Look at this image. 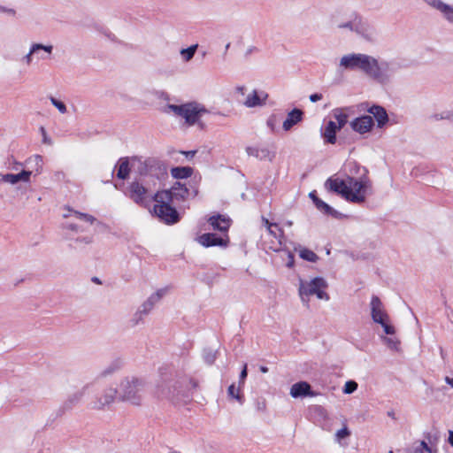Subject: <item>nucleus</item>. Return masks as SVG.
Instances as JSON below:
<instances>
[{"instance_id":"nucleus-1","label":"nucleus","mask_w":453,"mask_h":453,"mask_svg":"<svg viewBox=\"0 0 453 453\" xmlns=\"http://www.w3.org/2000/svg\"><path fill=\"white\" fill-rule=\"evenodd\" d=\"M159 380L156 384L155 395L157 398L179 402L185 396L189 385L196 387V382L186 375L173 372L166 367L159 369Z\"/></svg>"},{"instance_id":"nucleus-2","label":"nucleus","mask_w":453,"mask_h":453,"mask_svg":"<svg viewBox=\"0 0 453 453\" xmlns=\"http://www.w3.org/2000/svg\"><path fill=\"white\" fill-rule=\"evenodd\" d=\"M325 185L331 191L341 195L345 200L354 203H364L372 188V182L365 176L360 179L347 177L345 180L331 177L327 179Z\"/></svg>"},{"instance_id":"nucleus-3","label":"nucleus","mask_w":453,"mask_h":453,"mask_svg":"<svg viewBox=\"0 0 453 453\" xmlns=\"http://www.w3.org/2000/svg\"><path fill=\"white\" fill-rule=\"evenodd\" d=\"M335 26L338 29L355 33L359 38L367 42L374 43L378 40V31L375 27L357 12H351L346 20L336 21Z\"/></svg>"},{"instance_id":"nucleus-4","label":"nucleus","mask_w":453,"mask_h":453,"mask_svg":"<svg viewBox=\"0 0 453 453\" xmlns=\"http://www.w3.org/2000/svg\"><path fill=\"white\" fill-rule=\"evenodd\" d=\"M146 380L136 376H127L122 379L118 387V398L133 405H140L143 399Z\"/></svg>"},{"instance_id":"nucleus-5","label":"nucleus","mask_w":453,"mask_h":453,"mask_svg":"<svg viewBox=\"0 0 453 453\" xmlns=\"http://www.w3.org/2000/svg\"><path fill=\"white\" fill-rule=\"evenodd\" d=\"M154 214L165 224L173 225L180 220V214L171 205V196L166 192H157L154 196Z\"/></svg>"},{"instance_id":"nucleus-6","label":"nucleus","mask_w":453,"mask_h":453,"mask_svg":"<svg viewBox=\"0 0 453 453\" xmlns=\"http://www.w3.org/2000/svg\"><path fill=\"white\" fill-rule=\"evenodd\" d=\"M369 77L381 85L388 84L393 76L399 71L401 65L395 60H381L372 57Z\"/></svg>"},{"instance_id":"nucleus-7","label":"nucleus","mask_w":453,"mask_h":453,"mask_svg":"<svg viewBox=\"0 0 453 453\" xmlns=\"http://www.w3.org/2000/svg\"><path fill=\"white\" fill-rule=\"evenodd\" d=\"M327 288L326 280L322 277H315L311 280H299V296L303 303H308L311 296H316L320 300H329L325 291Z\"/></svg>"},{"instance_id":"nucleus-8","label":"nucleus","mask_w":453,"mask_h":453,"mask_svg":"<svg viewBox=\"0 0 453 453\" xmlns=\"http://www.w3.org/2000/svg\"><path fill=\"white\" fill-rule=\"evenodd\" d=\"M167 109L174 115L181 117L188 126L199 123V119L207 110L197 103H187L183 104H168Z\"/></svg>"},{"instance_id":"nucleus-9","label":"nucleus","mask_w":453,"mask_h":453,"mask_svg":"<svg viewBox=\"0 0 453 453\" xmlns=\"http://www.w3.org/2000/svg\"><path fill=\"white\" fill-rule=\"evenodd\" d=\"M372 56L363 53H350L341 58L339 66L345 70L360 71L369 77Z\"/></svg>"},{"instance_id":"nucleus-10","label":"nucleus","mask_w":453,"mask_h":453,"mask_svg":"<svg viewBox=\"0 0 453 453\" xmlns=\"http://www.w3.org/2000/svg\"><path fill=\"white\" fill-rule=\"evenodd\" d=\"M371 317L374 323L380 324L386 334H395V328L388 324V315L385 310L384 304L379 296L373 295L370 302Z\"/></svg>"},{"instance_id":"nucleus-11","label":"nucleus","mask_w":453,"mask_h":453,"mask_svg":"<svg viewBox=\"0 0 453 453\" xmlns=\"http://www.w3.org/2000/svg\"><path fill=\"white\" fill-rule=\"evenodd\" d=\"M161 192H166L171 196V203L173 200L182 201L190 196L195 197L198 194L197 181L192 180L188 182V187L186 184H182L180 181L174 183V185L167 190H162Z\"/></svg>"},{"instance_id":"nucleus-12","label":"nucleus","mask_w":453,"mask_h":453,"mask_svg":"<svg viewBox=\"0 0 453 453\" xmlns=\"http://www.w3.org/2000/svg\"><path fill=\"white\" fill-rule=\"evenodd\" d=\"M53 45L52 44H42L40 42H33L30 45L29 51L27 54L23 56L21 58L22 63L29 65L32 64L34 58L38 60H44L50 58L53 52Z\"/></svg>"},{"instance_id":"nucleus-13","label":"nucleus","mask_w":453,"mask_h":453,"mask_svg":"<svg viewBox=\"0 0 453 453\" xmlns=\"http://www.w3.org/2000/svg\"><path fill=\"white\" fill-rule=\"evenodd\" d=\"M88 387V385H86L81 389L68 395L66 399L63 401V403L56 410V416L62 417L65 413L71 411L74 407H76L82 401Z\"/></svg>"},{"instance_id":"nucleus-14","label":"nucleus","mask_w":453,"mask_h":453,"mask_svg":"<svg viewBox=\"0 0 453 453\" xmlns=\"http://www.w3.org/2000/svg\"><path fill=\"white\" fill-rule=\"evenodd\" d=\"M69 211H72L73 213V215L79 220L83 222V224L71 223V222L65 224V228L68 229V230H71V231H73L74 233H83V232H86L88 230V226H91L95 222H96V219L94 216L90 215V214L82 213V212H80L78 211H73V210H70V209H69Z\"/></svg>"},{"instance_id":"nucleus-15","label":"nucleus","mask_w":453,"mask_h":453,"mask_svg":"<svg viewBox=\"0 0 453 453\" xmlns=\"http://www.w3.org/2000/svg\"><path fill=\"white\" fill-rule=\"evenodd\" d=\"M262 221L265 226L267 228L268 234L275 239V241L273 242L269 248L274 251L281 250L284 241L283 230L278 226L277 223H272L264 217L262 218Z\"/></svg>"},{"instance_id":"nucleus-16","label":"nucleus","mask_w":453,"mask_h":453,"mask_svg":"<svg viewBox=\"0 0 453 453\" xmlns=\"http://www.w3.org/2000/svg\"><path fill=\"white\" fill-rule=\"evenodd\" d=\"M118 396V389L108 388L104 390L101 395L96 396L91 403V408L94 410H104L111 404Z\"/></svg>"},{"instance_id":"nucleus-17","label":"nucleus","mask_w":453,"mask_h":453,"mask_svg":"<svg viewBox=\"0 0 453 453\" xmlns=\"http://www.w3.org/2000/svg\"><path fill=\"white\" fill-rule=\"evenodd\" d=\"M148 189L139 181H133L127 188V196L137 204H144Z\"/></svg>"},{"instance_id":"nucleus-18","label":"nucleus","mask_w":453,"mask_h":453,"mask_svg":"<svg viewBox=\"0 0 453 453\" xmlns=\"http://www.w3.org/2000/svg\"><path fill=\"white\" fill-rule=\"evenodd\" d=\"M32 173V170L22 169L18 173H0V180L1 182L8 183L12 186L19 182L29 183Z\"/></svg>"},{"instance_id":"nucleus-19","label":"nucleus","mask_w":453,"mask_h":453,"mask_svg":"<svg viewBox=\"0 0 453 453\" xmlns=\"http://www.w3.org/2000/svg\"><path fill=\"white\" fill-rule=\"evenodd\" d=\"M198 242L203 247H226L228 243V236L226 234V237H221L213 233L203 234L198 237Z\"/></svg>"},{"instance_id":"nucleus-20","label":"nucleus","mask_w":453,"mask_h":453,"mask_svg":"<svg viewBox=\"0 0 453 453\" xmlns=\"http://www.w3.org/2000/svg\"><path fill=\"white\" fill-rule=\"evenodd\" d=\"M428 6L438 11L443 18L449 23L453 24V6L448 4L441 0H423Z\"/></svg>"},{"instance_id":"nucleus-21","label":"nucleus","mask_w":453,"mask_h":453,"mask_svg":"<svg viewBox=\"0 0 453 453\" xmlns=\"http://www.w3.org/2000/svg\"><path fill=\"white\" fill-rule=\"evenodd\" d=\"M246 152L249 156L254 157L259 160H268L272 162L275 157V151L270 150L268 147L248 146Z\"/></svg>"},{"instance_id":"nucleus-22","label":"nucleus","mask_w":453,"mask_h":453,"mask_svg":"<svg viewBox=\"0 0 453 453\" xmlns=\"http://www.w3.org/2000/svg\"><path fill=\"white\" fill-rule=\"evenodd\" d=\"M350 127L354 131L363 134L372 129L373 127V119L369 115H364L353 119L350 122Z\"/></svg>"},{"instance_id":"nucleus-23","label":"nucleus","mask_w":453,"mask_h":453,"mask_svg":"<svg viewBox=\"0 0 453 453\" xmlns=\"http://www.w3.org/2000/svg\"><path fill=\"white\" fill-rule=\"evenodd\" d=\"M289 394L293 398L316 395V393L311 390V385L306 381H299L293 384Z\"/></svg>"},{"instance_id":"nucleus-24","label":"nucleus","mask_w":453,"mask_h":453,"mask_svg":"<svg viewBox=\"0 0 453 453\" xmlns=\"http://www.w3.org/2000/svg\"><path fill=\"white\" fill-rule=\"evenodd\" d=\"M268 94L265 91H257L254 89L247 96L243 104L248 108L259 107L265 104Z\"/></svg>"},{"instance_id":"nucleus-25","label":"nucleus","mask_w":453,"mask_h":453,"mask_svg":"<svg viewBox=\"0 0 453 453\" xmlns=\"http://www.w3.org/2000/svg\"><path fill=\"white\" fill-rule=\"evenodd\" d=\"M166 292L167 288H160L150 295L147 300L140 306L141 312H143V314H149L154 308L155 304L163 298Z\"/></svg>"},{"instance_id":"nucleus-26","label":"nucleus","mask_w":453,"mask_h":453,"mask_svg":"<svg viewBox=\"0 0 453 453\" xmlns=\"http://www.w3.org/2000/svg\"><path fill=\"white\" fill-rule=\"evenodd\" d=\"M208 223L212 229L226 233L230 227L231 219L224 215H214L209 218Z\"/></svg>"},{"instance_id":"nucleus-27","label":"nucleus","mask_w":453,"mask_h":453,"mask_svg":"<svg viewBox=\"0 0 453 453\" xmlns=\"http://www.w3.org/2000/svg\"><path fill=\"white\" fill-rule=\"evenodd\" d=\"M303 115V112L302 110L297 108L293 109L288 113L287 118L282 124V128L285 131H289L294 126L302 121Z\"/></svg>"},{"instance_id":"nucleus-28","label":"nucleus","mask_w":453,"mask_h":453,"mask_svg":"<svg viewBox=\"0 0 453 453\" xmlns=\"http://www.w3.org/2000/svg\"><path fill=\"white\" fill-rule=\"evenodd\" d=\"M368 112L371 113L377 121L378 127H383L388 121V116L386 110L380 105H372L368 109Z\"/></svg>"},{"instance_id":"nucleus-29","label":"nucleus","mask_w":453,"mask_h":453,"mask_svg":"<svg viewBox=\"0 0 453 453\" xmlns=\"http://www.w3.org/2000/svg\"><path fill=\"white\" fill-rule=\"evenodd\" d=\"M340 129L337 128L336 123L333 120H329L324 128L322 130L321 135L325 140V142L334 144L336 142V133Z\"/></svg>"},{"instance_id":"nucleus-30","label":"nucleus","mask_w":453,"mask_h":453,"mask_svg":"<svg viewBox=\"0 0 453 453\" xmlns=\"http://www.w3.org/2000/svg\"><path fill=\"white\" fill-rule=\"evenodd\" d=\"M314 204L318 210H319L320 211H322L323 213H325L326 215H331L334 218H338V216L340 215V213L337 211H335L329 204H327L326 203H325L324 201H322L319 198H316L314 200Z\"/></svg>"},{"instance_id":"nucleus-31","label":"nucleus","mask_w":453,"mask_h":453,"mask_svg":"<svg viewBox=\"0 0 453 453\" xmlns=\"http://www.w3.org/2000/svg\"><path fill=\"white\" fill-rule=\"evenodd\" d=\"M172 176L175 179H187L193 173V169L189 166H178L171 170Z\"/></svg>"},{"instance_id":"nucleus-32","label":"nucleus","mask_w":453,"mask_h":453,"mask_svg":"<svg viewBox=\"0 0 453 453\" xmlns=\"http://www.w3.org/2000/svg\"><path fill=\"white\" fill-rule=\"evenodd\" d=\"M130 173L129 162L127 158H120L118 165L117 177L120 180H125L128 177Z\"/></svg>"},{"instance_id":"nucleus-33","label":"nucleus","mask_w":453,"mask_h":453,"mask_svg":"<svg viewBox=\"0 0 453 453\" xmlns=\"http://www.w3.org/2000/svg\"><path fill=\"white\" fill-rule=\"evenodd\" d=\"M27 165H32V171H35L37 174L42 172L43 160L40 155H34L26 160Z\"/></svg>"},{"instance_id":"nucleus-34","label":"nucleus","mask_w":453,"mask_h":453,"mask_svg":"<svg viewBox=\"0 0 453 453\" xmlns=\"http://www.w3.org/2000/svg\"><path fill=\"white\" fill-rule=\"evenodd\" d=\"M333 115L336 120L337 128L341 130L348 122V115L342 109L338 108L333 111Z\"/></svg>"},{"instance_id":"nucleus-35","label":"nucleus","mask_w":453,"mask_h":453,"mask_svg":"<svg viewBox=\"0 0 453 453\" xmlns=\"http://www.w3.org/2000/svg\"><path fill=\"white\" fill-rule=\"evenodd\" d=\"M197 48H198V44L196 43V44H193V45L189 46L187 49L180 50V54L182 57L183 60L186 62L190 61L194 58V56L197 50Z\"/></svg>"},{"instance_id":"nucleus-36","label":"nucleus","mask_w":453,"mask_h":453,"mask_svg":"<svg viewBox=\"0 0 453 453\" xmlns=\"http://www.w3.org/2000/svg\"><path fill=\"white\" fill-rule=\"evenodd\" d=\"M242 387L236 388L234 384H231L227 388L229 397L237 400L241 404L243 403V395L240 394Z\"/></svg>"},{"instance_id":"nucleus-37","label":"nucleus","mask_w":453,"mask_h":453,"mask_svg":"<svg viewBox=\"0 0 453 453\" xmlns=\"http://www.w3.org/2000/svg\"><path fill=\"white\" fill-rule=\"evenodd\" d=\"M299 256L303 260L309 261V262H317L319 259V257L315 252H313L311 250L308 249H303L300 250Z\"/></svg>"},{"instance_id":"nucleus-38","label":"nucleus","mask_w":453,"mask_h":453,"mask_svg":"<svg viewBox=\"0 0 453 453\" xmlns=\"http://www.w3.org/2000/svg\"><path fill=\"white\" fill-rule=\"evenodd\" d=\"M434 120H449L453 121V109L444 110L432 116Z\"/></svg>"},{"instance_id":"nucleus-39","label":"nucleus","mask_w":453,"mask_h":453,"mask_svg":"<svg viewBox=\"0 0 453 453\" xmlns=\"http://www.w3.org/2000/svg\"><path fill=\"white\" fill-rule=\"evenodd\" d=\"M410 453H436L425 441H421L419 445L410 450Z\"/></svg>"},{"instance_id":"nucleus-40","label":"nucleus","mask_w":453,"mask_h":453,"mask_svg":"<svg viewBox=\"0 0 453 453\" xmlns=\"http://www.w3.org/2000/svg\"><path fill=\"white\" fill-rule=\"evenodd\" d=\"M203 360L208 365H212L217 358V351L211 349H205L203 354Z\"/></svg>"},{"instance_id":"nucleus-41","label":"nucleus","mask_w":453,"mask_h":453,"mask_svg":"<svg viewBox=\"0 0 453 453\" xmlns=\"http://www.w3.org/2000/svg\"><path fill=\"white\" fill-rule=\"evenodd\" d=\"M357 387L358 385L355 380H348L345 382L342 392L347 395L352 394L357 389Z\"/></svg>"},{"instance_id":"nucleus-42","label":"nucleus","mask_w":453,"mask_h":453,"mask_svg":"<svg viewBox=\"0 0 453 453\" xmlns=\"http://www.w3.org/2000/svg\"><path fill=\"white\" fill-rule=\"evenodd\" d=\"M350 435V431L349 428L344 426L342 429L338 430L335 434V438L338 442L341 441V440L345 439Z\"/></svg>"},{"instance_id":"nucleus-43","label":"nucleus","mask_w":453,"mask_h":453,"mask_svg":"<svg viewBox=\"0 0 453 453\" xmlns=\"http://www.w3.org/2000/svg\"><path fill=\"white\" fill-rule=\"evenodd\" d=\"M50 99L51 104L59 111V112L65 113L67 111L66 106L63 102L56 99L53 96H51Z\"/></svg>"},{"instance_id":"nucleus-44","label":"nucleus","mask_w":453,"mask_h":453,"mask_svg":"<svg viewBox=\"0 0 453 453\" xmlns=\"http://www.w3.org/2000/svg\"><path fill=\"white\" fill-rule=\"evenodd\" d=\"M383 341L389 349H398L399 342L395 338L384 337Z\"/></svg>"},{"instance_id":"nucleus-45","label":"nucleus","mask_w":453,"mask_h":453,"mask_svg":"<svg viewBox=\"0 0 453 453\" xmlns=\"http://www.w3.org/2000/svg\"><path fill=\"white\" fill-rule=\"evenodd\" d=\"M146 315L147 314H143V312H141V308H139L131 319L132 326L138 325L139 322L142 321L143 317Z\"/></svg>"},{"instance_id":"nucleus-46","label":"nucleus","mask_w":453,"mask_h":453,"mask_svg":"<svg viewBox=\"0 0 453 453\" xmlns=\"http://www.w3.org/2000/svg\"><path fill=\"white\" fill-rule=\"evenodd\" d=\"M247 375H248V372H247V365L245 364L243 365V368L240 373V378H239V386L240 387H242L244 385V381L247 378Z\"/></svg>"},{"instance_id":"nucleus-47","label":"nucleus","mask_w":453,"mask_h":453,"mask_svg":"<svg viewBox=\"0 0 453 453\" xmlns=\"http://www.w3.org/2000/svg\"><path fill=\"white\" fill-rule=\"evenodd\" d=\"M75 242L77 243H84V244H90L93 242V236H84L81 238H76Z\"/></svg>"},{"instance_id":"nucleus-48","label":"nucleus","mask_w":453,"mask_h":453,"mask_svg":"<svg viewBox=\"0 0 453 453\" xmlns=\"http://www.w3.org/2000/svg\"><path fill=\"white\" fill-rule=\"evenodd\" d=\"M0 12L8 13L12 16H14L16 14V11L14 9L7 8V7L2 6V5H0Z\"/></svg>"},{"instance_id":"nucleus-49","label":"nucleus","mask_w":453,"mask_h":453,"mask_svg":"<svg viewBox=\"0 0 453 453\" xmlns=\"http://www.w3.org/2000/svg\"><path fill=\"white\" fill-rule=\"evenodd\" d=\"M322 97H323L322 94L315 93V94H311L309 96V99H310L311 102L316 103V102L321 100Z\"/></svg>"},{"instance_id":"nucleus-50","label":"nucleus","mask_w":453,"mask_h":453,"mask_svg":"<svg viewBox=\"0 0 453 453\" xmlns=\"http://www.w3.org/2000/svg\"><path fill=\"white\" fill-rule=\"evenodd\" d=\"M287 253H288V260L287 262V266L291 268L294 266V262H295L294 255L289 251H288Z\"/></svg>"},{"instance_id":"nucleus-51","label":"nucleus","mask_w":453,"mask_h":453,"mask_svg":"<svg viewBox=\"0 0 453 453\" xmlns=\"http://www.w3.org/2000/svg\"><path fill=\"white\" fill-rule=\"evenodd\" d=\"M181 153L184 154L187 158L190 159L196 154V150L181 151Z\"/></svg>"},{"instance_id":"nucleus-52","label":"nucleus","mask_w":453,"mask_h":453,"mask_svg":"<svg viewBox=\"0 0 453 453\" xmlns=\"http://www.w3.org/2000/svg\"><path fill=\"white\" fill-rule=\"evenodd\" d=\"M267 126H268L272 130H273V129H274V119H273V118H272V117H271V118H269V119H267Z\"/></svg>"},{"instance_id":"nucleus-53","label":"nucleus","mask_w":453,"mask_h":453,"mask_svg":"<svg viewBox=\"0 0 453 453\" xmlns=\"http://www.w3.org/2000/svg\"><path fill=\"white\" fill-rule=\"evenodd\" d=\"M445 382L453 388V378L446 376L444 378Z\"/></svg>"},{"instance_id":"nucleus-54","label":"nucleus","mask_w":453,"mask_h":453,"mask_svg":"<svg viewBox=\"0 0 453 453\" xmlns=\"http://www.w3.org/2000/svg\"><path fill=\"white\" fill-rule=\"evenodd\" d=\"M449 443L453 447V431L452 430H449Z\"/></svg>"},{"instance_id":"nucleus-55","label":"nucleus","mask_w":453,"mask_h":453,"mask_svg":"<svg viewBox=\"0 0 453 453\" xmlns=\"http://www.w3.org/2000/svg\"><path fill=\"white\" fill-rule=\"evenodd\" d=\"M21 165H22L21 163L17 162V163L14 164V165L12 167V169L15 170V171H18L19 166H21Z\"/></svg>"},{"instance_id":"nucleus-56","label":"nucleus","mask_w":453,"mask_h":453,"mask_svg":"<svg viewBox=\"0 0 453 453\" xmlns=\"http://www.w3.org/2000/svg\"><path fill=\"white\" fill-rule=\"evenodd\" d=\"M309 196H310V197L312 199V201H313V202H314V200H315L316 198H319V197L316 196L315 191L311 192Z\"/></svg>"},{"instance_id":"nucleus-57","label":"nucleus","mask_w":453,"mask_h":453,"mask_svg":"<svg viewBox=\"0 0 453 453\" xmlns=\"http://www.w3.org/2000/svg\"><path fill=\"white\" fill-rule=\"evenodd\" d=\"M260 372L263 373H266L268 372V368L266 366H261Z\"/></svg>"},{"instance_id":"nucleus-58","label":"nucleus","mask_w":453,"mask_h":453,"mask_svg":"<svg viewBox=\"0 0 453 453\" xmlns=\"http://www.w3.org/2000/svg\"><path fill=\"white\" fill-rule=\"evenodd\" d=\"M113 372V370H111V369H106L105 371H104L103 374L104 375H106V374H110Z\"/></svg>"},{"instance_id":"nucleus-59","label":"nucleus","mask_w":453,"mask_h":453,"mask_svg":"<svg viewBox=\"0 0 453 453\" xmlns=\"http://www.w3.org/2000/svg\"><path fill=\"white\" fill-rule=\"evenodd\" d=\"M388 415L392 418H395L394 411H388Z\"/></svg>"},{"instance_id":"nucleus-60","label":"nucleus","mask_w":453,"mask_h":453,"mask_svg":"<svg viewBox=\"0 0 453 453\" xmlns=\"http://www.w3.org/2000/svg\"><path fill=\"white\" fill-rule=\"evenodd\" d=\"M237 90H239L240 92L243 93L244 87H238Z\"/></svg>"},{"instance_id":"nucleus-61","label":"nucleus","mask_w":453,"mask_h":453,"mask_svg":"<svg viewBox=\"0 0 453 453\" xmlns=\"http://www.w3.org/2000/svg\"><path fill=\"white\" fill-rule=\"evenodd\" d=\"M286 224H287V226H291L293 225V222L289 220V221H287Z\"/></svg>"},{"instance_id":"nucleus-62","label":"nucleus","mask_w":453,"mask_h":453,"mask_svg":"<svg viewBox=\"0 0 453 453\" xmlns=\"http://www.w3.org/2000/svg\"><path fill=\"white\" fill-rule=\"evenodd\" d=\"M93 281H95L96 283H100V280L96 277L93 278Z\"/></svg>"},{"instance_id":"nucleus-63","label":"nucleus","mask_w":453,"mask_h":453,"mask_svg":"<svg viewBox=\"0 0 453 453\" xmlns=\"http://www.w3.org/2000/svg\"><path fill=\"white\" fill-rule=\"evenodd\" d=\"M229 47H230V43H227V44L226 45V51L228 50V48H229Z\"/></svg>"},{"instance_id":"nucleus-64","label":"nucleus","mask_w":453,"mask_h":453,"mask_svg":"<svg viewBox=\"0 0 453 453\" xmlns=\"http://www.w3.org/2000/svg\"><path fill=\"white\" fill-rule=\"evenodd\" d=\"M169 453H181V452H179V451H171Z\"/></svg>"}]
</instances>
